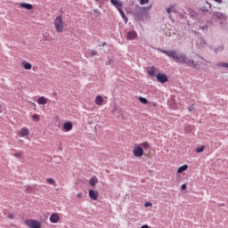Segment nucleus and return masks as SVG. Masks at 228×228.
<instances>
[{
  "label": "nucleus",
  "instance_id": "f257e3e1",
  "mask_svg": "<svg viewBox=\"0 0 228 228\" xmlns=\"http://www.w3.org/2000/svg\"><path fill=\"white\" fill-rule=\"evenodd\" d=\"M158 51H160V53H163V54H166L168 58H172L175 63H181L182 65H186V67H191V69L200 70V65H202V62L195 61V60L188 58L184 53H178L175 50L167 51L161 48H159Z\"/></svg>",
  "mask_w": 228,
  "mask_h": 228
},
{
  "label": "nucleus",
  "instance_id": "f03ea898",
  "mask_svg": "<svg viewBox=\"0 0 228 228\" xmlns=\"http://www.w3.org/2000/svg\"><path fill=\"white\" fill-rule=\"evenodd\" d=\"M54 28L57 33H63V18L57 16L54 20Z\"/></svg>",
  "mask_w": 228,
  "mask_h": 228
},
{
  "label": "nucleus",
  "instance_id": "7ed1b4c3",
  "mask_svg": "<svg viewBox=\"0 0 228 228\" xmlns=\"http://www.w3.org/2000/svg\"><path fill=\"white\" fill-rule=\"evenodd\" d=\"M144 15L145 12H143V9L140 5H136L134 10V17L136 19V20H143Z\"/></svg>",
  "mask_w": 228,
  "mask_h": 228
},
{
  "label": "nucleus",
  "instance_id": "20e7f679",
  "mask_svg": "<svg viewBox=\"0 0 228 228\" xmlns=\"http://www.w3.org/2000/svg\"><path fill=\"white\" fill-rule=\"evenodd\" d=\"M27 227L28 228H40L42 227V223L35 219H28L25 221Z\"/></svg>",
  "mask_w": 228,
  "mask_h": 228
},
{
  "label": "nucleus",
  "instance_id": "39448f33",
  "mask_svg": "<svg viewBox=\"0 0 228 228\" xmlns=\"http://www.w3.org/2000/svg\"><path fill=\"white\" fill-rule=\"evenodd\" d=\"M157 81L159 83H167L168 81V77L165 73H158L156 75Z\"/></svg>",
  "mask_w": 228,
  "mask_h": 228
},
{
  "label": "nucleus",
  "instance_id": "423d86ee",
  "mask_svg": "<svg viewBox=\"0 0 228 228\" xmlns=\"http://www.w3.org/2000/svg\"><path fill=\"white\" fill-rule=\"evenodd\" d=\"M133 152L135 158H142V156H143V148L136 146L134 148Z\"/></svg>",
  "mask_w": 228,
  "mask_h": 228
},
{
  "label": "nucleus",
  "instance_id": "0eeeda50",
  "mask_svg": "<svg viewBox=\"0 0 228 228\" xmlns=\"http://www.w3.org/2000/svg\"><path fill=\"white\" fill-rule=\"evenodd\" d=\"M213 17H216L218 19V20H227V16H225V13L215 11L212 12Z\"/></svg>",
  "mask_w": 228,
  "mask_h": 228
},
{
  "label": "nucleus",
  "instance_id": "6e6552de",
  "mask_svg": "<svg viewBox=\"0 0 228 228\" xmlns=\"http://www.w3.org/2000/svg\"><path fill=\"white\" fill-rule=\"evenodd\" d=\"M138 37V34L134 30H129L126 33V40H134Z\"/></svg>",
  "mask_w": 228,
  "mask_h": 228
},
{
  "label": "nucleus",
  "instance_id": "1a4fd4ad",
  "mask_svg": "<svg viewBox=\"0 0 228 228\" xmlns=\"http://www.w3.org/2000/svg\"><path fill=\"white\" fill-rule=\"evenodd\" d=\"M89 199H91V200H97V199H99V191L89 190Z\"/></svg>",
  "mask_w": 228,
  "mask_h": 228
},
{
  "label": "nucleus",
  "instance_id": "9d476101",
  "mask_svg": "<svg viewBox=\"0 0 228 228\" xmlns=\"http://www.w3.org/2000/svg\"><path fill=\"white\" fill-rule=\"evenodd\" d=\"M51 224H58L60 222V216L56 213H53L50 216Z\"/></svg>",
  "mask_w": 228,
  "mask_h": 228
},
{
  "label": "nucleus",
  "instance_id": "9b49d317",
  "mask_svg": "<svg viewBox=\"0 0 228 228\" xmlns=\"http://www.w3.org/2000/svg\"><path fill=\"white\" fill-rule=\"evenodd\" d=\"M74 127V125H72V122L68 121L66 123H64L63 125V129H65V131H72V128Z\"/></svg>",
  "mask_w": 228,
  "mask_h": 228
},
{
  "label": "nucleus",
  "instance_id": "f8f14e48",
  "mask_svg": "<svg viewBox=\"0 0 228 228\" xmlns=\"http://www.w3.org/2000/svg\"><path fill=\"white\" fill-rule=\"evenodd\" d=\"M148 76H151V77H154L156 75V67L152 66L151 68L147 69Z\"/></svg>",
  "mask_w": 228,
  "mask_h": 228
},
{
  "label": "nucleus",
  "instance_id": "ddd939ff",
  "mask_svg": "<svg viewBox=\"0 0 228 228\" xmlns=\"http://www.w3.org/2000/svg\"><path fill=\"white\" fill-rule=\"evenodd\" d=\"M112 6H115V8H122V2H119L118 0H110Z\"/></svg>",
  "mask_w": 228,
  "mask_h": 228
},
{
  "label": "nucleus",
  "instance_id": "4468645a",
  "mask_svg": "<svg viewBox=\"0 0 228 228\" xmlns=\"http://www.w3.org/2000/svg\"><path fill=\"white\" fill-rule=\"evenodd\" d=\"M117 10L119 12L122 19L124 20L125 23L127 22V16H126V13L124 12V10H122V7H118Z\"/></svg>",
  "mask_w": 228,
  "mask_h": 228
},
{
  "label": "nucleus",
  "instance_id": "2eb2a0df",
  "mask_svg": "<svg viewBox=\"0 0 228 228\" xmlns=\"http://www.w3.org/2000/svg\"><path fill=\"white\" fill-rule=\"evenodd\" d=\"M21 8H24L25 10H33V4H28V3H21L20 4Z\"/></svg>",
  "mask_w": 228,
  "mask_h": 228
},
{
  "label": "nucleus",
  "instance_id": "dca6fc26",
  "mask_svg": "<svg viewBox=\"0 0 228 228\" xmlns=\"http://www.w3.org/2000/svg\"><path fill=\"white\" fill-rule=\"evenodd\" d=\"M20 136H29V130L26 127L21 128L20 132Z\"/></svg>",
  "mask_w": 228,
  "mask_h": 228
},
{
  "label": "nucleus",
  "instance_id": "f3484780",
  "mask_svg": "<svg viewBox=\"0 0 228 228\" xmlns=\"http://www.w3.org/2000/svg\"><path fill=\"white\" fill-rule=\"evenodd\" d=\"M37 104H47V98L41 96L37 99Z\"/></svg>",
  "mask_w": 228,
  "mask_h": 228
},
{
  "label": "nucleus",
  "instance_id": "a211bd4d",
  "mask_svg": "<svg viewBox=\"0 0 228 228\" xmlns=\"http://www.w3.org/2000/svg\"><path fill=\"white\" fill-rule=\"evenodd\" d=\"M185 170H188V165H183L177 169V174H183V172H185Z\"/></svg>",
  "mask_w": 228,
  "mask_h": 228
},
{
  "label": "nucleus",
  "instance_id": "6ab92c4d",
  "mask_svg": "<svg viewBox=\"0 0 228 228\" xmlns=\"http://www.w3.org/2000/svg\"><path fill=\"white\" fill-rule=\"evenodd\" d=\"M102 102H104V99L102 98V96H96L95 98V103L98 105V106H101V104H102Z\"/></svg>",
  "mask_w": 228,
  "mask_h": 228
},
{
  "label": "nucleus",
  "instance_id": "aec40b11",
  "mask_svg": "<svg viewBox=\"0 0 228 228\" xmlns=\"http://www.w3.org/2000/svg\"><path fill=\"white\" fill-rule=\"evenodd\" d=\"M23 68L25 69V70H31V69H32V65H31V63H29V62H23Z\"/></svg>",
  "mask_w": 228,
  "mask_h": 228
},
{
  "label": "nucleus",
  "instance_id": "412c9836",
  "mask_svg": "<svg viewBox=\"0 0 228 228\" xmlns=\"http://www.w3.org/2000/svg\"><path fill=\"white\" fill-rule=\"evenodd\" d=\"M97 183H99V181L97 180V178L94 176V177H92L90 180H89V184L91 186H94Z\"/></svg>",
  "mask_w": 228,
  "mask_h": 228
},
{
  "label": "nucleus",
  "instance_id": "4be33fe9",
  "mask_svg": "<svg viewBox=\"0 0 228 228\" xmlns=\"http://www.w3.org/2000/svg\"><path fill=\"white\" fill-rule=\"evenodd\" d=\"M139 102H140L142 104H149V100H147V98H145V97L140 96V97H139Z\"/></svg>",
  "mask_w": 228,
  "mask_h": 228
},
{
  "label": "nucleus",
  "instance_id": "5701e85b",
  "mask_svg": "<svg viewBox=\"0 0 228 228\" xmlns=\"http://www.w3.org/2000/svg\"><path fill=\"white\" fill-rule=\"evenodd\" d=\"M200 45L203 49L208 45V44L206 43V40L204 38H200Z\"/></svg>",
  "mask_w": 228,
  "mask_h": 228
},
{
  "label": "nucleus",
  "instance_id": "b1692460",
  "mask_svg": "<svg viewBox=\"0 0 228 228\" xmlns=\"http://www.w3.org/2000/svg\"><path fill=\"white\" fill-rule=\"evenodd\" d=\"M32 119L34 120V122H40V116L38 114H34L32 116Z\"/></svg>",
  "mask_w": 228,
  "mask_h": 228
},
{
  "label": "nucleus",
  "instance_id": "393cba45",
  "mask_svg": "<svg viewBox=\"0 0 228 228\" xmlns=\"http://www.w3.org/2000/svg\"><path fill=\"white\" fill-rule=\"evenodd\" d=\"M223 51H224V45H220L215 49L216 54H218V53H222Z\"/></svg>",
  "mask_w": 228,
  "mask_h": 228
},
{
  "label": "nucleus",
  "instance_id": "a878e982",
  "mask_svg": "<svg viewBox=\"0 0 228 228\" xmlns=\"http://www.w3.org/2000/svg\"><path fill=\"white\" fill-rule=\"evenodd\" d=\"M209 28V25H203V26H200L199 29H201V31H208V29Z\"/></svg>",
  "mask_w": 228,
  "mask_h": 228
},
{
  "label": "nucleus",
  "instance_id": "bb28decb",
  "mask_svg": "<svg viewBox=\"0 0 228 228\" xmlns=\"http://www.w3.org/2000/svg\"><path fill=\"white\" fill-rule=\"evenodd\" d=\"M217 67H223V68L228 69V63L227 62H219V63H217Z\"/></svg>",
  "mask_w": 228,
  "mask_h": 228
},
{
  "label": "nucleus",
  "instance_id": "cd10ccee",
  "mask_svg": "<svg viewBox=\"0 0 228 228\" xmlns=\"http://www.w3.org/2000/svg\"><path fill=\"white\" fill-rule=\"evenodd\" d=\"M184 131L185 133L188 134L190 133H191V126L188 125L184 127Z\"/></svg>",
  "mask_w": 228,
  "mask_h": 228
},
{
  "label": "nucleus",
  "instance_id": "c85d7f7f",
  "mask_svg": "<svg viewBox=\"0 0 228 228\" xmlns=\"http://www.w3.org/2000/svg\"><path fill=\"white\" fill-rule=\"evenodd\" d=\"M151 8H152V4L146 6V7H142V9L144 12V14L147 13V12H150Z\"/></svg>",
  "mask_w": 228,
  "mask_h": 228
},
{
  "label": "nucleus",
  "instance_id": "c756f323",
  "mask_svg": "<svg viewBox=\"0 0 228 228\" xmlns=\"http://www.w3.org/2000/svg\"><path fill=\"white\" fill-rule=\"evenodd\" d=\"M142 146L143 147V149H149V147H151V144L148 142H142Z\"/></svg>",
  "mask_w": 228,
  "mask_h": 228
},
{
  "label": "nucleus",
  "instance_id": "7c9ffc66",
  "mask_svg": "<svg viewBox=\"0 0 228 228\" xmlns=\"http://www.w3.org/2000/svg\"><path fill=\"white\" fill-rule=\"evenodd\" d=\"M14 158H17L18 159H22V153L20 152H15L13 154Z\"/></svg>",
  "mask_w": 228,
  "mask_h": 228
},
{
  "label": "nucleus",
  "instance_id": "2f4dec72",
  "mask_svg": "<svg viewBox=\"0 0 228 228\" xmlns=\"http://www.w3.org/2000/svg\"><path fill=\"white\" fill-rule=\"evenodd\" d=\"M196 152L198 153L204 152V146L198 147L196 149Z\"/></svg>",
  "mask_w": 228,
  "mask_h": 228
},
{
  "label": "nucleus",
  "instance_id": "473e14b6",
  "mask_svg": "<svg viewBox=\"0 0 228 228\" xmlns=\"http://www.w3.org/2000/svg\"><path fill=\"white\" fill-rule=\"evenodd\" d=\"M46 183H48V184H54V179H53V178H47V179H46Z\"/></svg>",
  "mask_w": 228,
  "mask_h": 228
},
{
  "label": "nucleus",
  "instance_id": "72a5a7b5",
  "mask_svg": "<svg viewBox=\"0 0 228 228\" xmlns=\"http://www.w3.org/2000/svg\"><path fill=\"white\" fill-rule=\"evenodd\" d=\"M26 191L27 193H31V191H33V189L31 188V186H26Z\"/></svg>",
  "mask_w": 228,
  "mask_h": 228
},
{
  "label": "nucleus",
  "instance_id": "f704fd0d",
  "mask_svg": "<svg viewBox=\"0 0 228 228\" xmlns=\"http://www.w3.org/2000/svg\"><path fill=\"white\" fill-rule=\"evenodd\" d=\"M171 10V13H177V9H175V7L172 6L170 7Z\"/></svg>",
  "mask_w": 228,
  "mask_h": 228
},
{
  "label": "nucleus",
  "instance_id": "c9c22d12",
  "mask_svg": "<svg viewBox=\"0 0 228 228\" xmlns=\"http://www.w3.org/2000/svg\"><path fill=\"white\" fill-rule=\"evenodd\" d=\"M113 59H110L107 62H106V65H113Z\"/></svg>",
  "mask_w": 228,
  "mask_h": 228
},
{
  "label": "nucleus",
  "instance_id": "e433bc0d",
  "mask_svg": "<svg viewBox=\"0 0 228 228\" xmlns=\"http://www.w3.org/2000/svg\"><path fill=\"white\" fill-rule=\"evenodd\" d=\"M145 208H151L152 206V203L151 201H148L144 204Z\"/></svg>",
  "mask_w": 228,
  "mask_h": 228
},
{
  "label": "nucleus",
  "instance_id": "4c0bfd02",
  "mask_svg": "<svg viewBox=\"0 0 228 228\" xmlns=\"http://www.w3.org/2000/svg\"><path fill=\"white\" fill-rule=\"evenodd\" d=\"M149 3V0H140V4H147Z\"/></svg>",
  "mask_w": 228,
  "mask_h": 228
},
{
  "label": "nucleus",
  "instance_id": "58836bf2",
  "mask_svg": "<svg viewBox=\"0 0 228 228\" xmlns=\"http://www.w3.org/2000/svg\"><path fill=\"white\" fill-rule=\"evenodd\" d=\"M195 110V106L194 105H191L190 107H188V110L189 111H193Z\"/></svg>",
  "mask_w": 228,
  "mask_h": 228
},
{
  "label": "nucleus",
  "instance_id": "ea45409f",
  "mask_svg": "<svg viewBox=\"0 0 228 228\" xmlns=\"http://www.w3.org/2000/svg\"><path fill=\"white\" fill-rule=\"evenodd\" d=\"M94 12L96 13L97 15H101V11H99V9H94Z\"/></svg>",
  "mask_w": 228,
  "mask_h": 228
},
{
  "label": "nucleus",
  "instance_id": "a19ab883",
  "mask_svg": "<svg viewBox=\"0 0 228 228\" xmlns=\"http://www.w3.org/2000/svg\"><path fill=\"white\" fill-rule=\"evenodd\" d=\"M8 218L10 219V220H13V214H8Z\"/></svg>",
  "mask_w": 228,
  "mask_h": 228
},
{
  "label": "nucleus",
  "instance_id": "79ce46f5",
  "mask_svg": "<svg viewBox=\"0 0 228 228\" xmlns=\"http://www.w3.org/2000/svg\"><path fill=\"white\" fill-rule=\"evenodd\" d=\"M77 196L78 197V199H82V198H83V194H82L81 192H78V193L77 194Z\"/></svg>",
  "mask_w": 228,
  "mask_h": 228
},
{
  "label": "nucleus",
  "instance_id": "37998d69",
  "mask_svg": "<svg viewBox=\"0 0 228 228\" xmlns=\"http://www.w3.org/2000/svg\"><path fill=\"white\" fill-rule=\"evenodd\" d=\"M167 12L168 13V15H170V13H172V9L167 8Z\"/></svg>",
  "mask_w": 228,
  "mask_h": 228
},
{
  "label": "nucleus",
  "instance_id": "c03bdc74",
  "mask_svg": "<svg viewBox=\"0 0 228 228\" xmlns=\"http://www.w3.org/2000/svg\"><path fill=\"white\" fill-rule=\"evenodd\" d=\"M181 188H182V190H186V183H183Z\"/></svg>",
  "mask_w": 228,
  "mask_h": 228
},
{
  "label": "nucleus",
  "instance_id": "a18cd8bd",
  "mask_svg": "<svg viewBox=\"0 0 228 228\" xmlns=\"http://www.w3.org/2000/svg\"><path fill=\"white\" fill-rule=\"evenodd\" d=\"M91 54H92V56H96L97 52H95V51H92V52H91Z\"/></svg>",
  "mask_w": 228,
  "mask_h": 228
},
{
  "label": "nucleus",
  "instance_id": "49530a36",
  "mask_svg": "<svg viewBox=\"0 0 228 228\" xmlns=\"http://www.w3.org/2000/svg\"><path fill=\"white\" fill-rule=\"evenodd\" d=\"M216 3H219V4H222L223 0H214Z\"/></svg>",
  "mask_w": 228,
  "mask_h": 228
},
{
  "label": "nucleus",
  "instance_id": "de8ad7c7",
  "mask_svg": "<svg viewBox=\"0 0 228 228\" xmlns=\"http://www.w3.org/2000/svg\"><path fill=\"white\" fill-rule=\"evenodd\" d=\"M202 12H208V10L206 7H202Z\"/></svg>",
  "mask_w": 228,
  "mask_h": 228
},
{
  "label": "nucleus",
  "instance_id": "09e8293b",
  "mask_svg": "<svg viewBox=\"0 0 228 228\" xmlns=\"http://www.w3.org/2000/svg\"><path fill=\"white\" fill-rule=\"evenodd\" d=\"M141 228H149V225L144 224V225L141 226Z\"/></svg>",
  "mask_w": 228,
  "mask_h": 228
},
{
  "label": "nucleus",
  "instance_id": "8fccbe9b",
  "mask_svg": "<svg viewBox=\"0 0 228 228\" xmlns=\"http://www.w3.org/2000/svg\"><path fill=\"white\" fill-rule=\"evenodd\" d=\"M208 24H210V26H213V21L208 20Z\"/></svg>",
  "mask_w": 228,
  "mask_h": 228
},
{
  "label": "nucleus",
  "instance_id": "3c124183",
  "mask_svg": "<svg viewBox=\"0 0 228 228\" xmlns=\"http://www.w3.org/2000/svg\"><path fill=\"white\" fill-rule=\"evenodd\" d=\"M117 111V106H115L114 110H112V113H115Z\"/></svg>",
  "mask_w": 228,
  "mask_h": 228
},
{
  "label": "nucleus",
  "instance_id": "603ef678",
  "mask_svg": "<svg viewBox=\"0 0 228 228\" xmlns=\"http://www.w3.org/2000/svg\"><path fill=\"white\" fill-rule=\"evenodd\" d=\"M89 126H92L94 124V121H88Z\"/></svg>",
  "mask_w": 228,
  "mask_h": 228
},
{
  "label": "nucleus",
  "instance_id": "864d4df0",
  "mask_svg": "<svg viewBox=\"0 0 228 228\" xmlns=\"http://www.w3.org/2000/svg\"><path fill=\"white\" fill-rule=\"evenodd\" d=\"M104 45H106V42H103V43L102 44V47H104Z\"/></svg>",
  "mask_w": 228,
  "mask_h": 228
},
{
  "label": "nucleus",
  "instance_id": "5fc2aeb1",
  "mask_svg": "<svg viewBox=\"0 0 228 228\" xmlns=\"http://www.w3.org/2000/svg\"><path fill=\"white\" fill-rule=\"evenodd\" d=\"M207 4H208L209 8H211V4L207 2Z\"/></svg>",
  "mask_w": 228,
  "mask_h": 228
},
{
  "label": "nucleus",
  "instance_id": "6e6d98bb",
  "mask_svg": "<svg viewBox=\"0 0 228 228\" xmlns=\"http://www.w3.org/2000/svg\"><path fill=\"white\" fill-rule=\"evenodd\" d=\"M169 19H172V13L168 14Z\"/></svg>",
  "mask_w": 228,
  "mask_h": 228
},
{
  "label": "nucleus",
  "instance_id": "4d7b16f0",
  "mask_svg": "<svg viewBox=\"0 0 228 228\" xmlns=\"http://www.w3.org/2000/svg\"><path fill=\"white\" fill-rule=\"evenodd\" d=\"M198 56L200 58V60H204V57H202L200 55H198Z\"/></svg>",
  "mask_w": 228,
  "mask_h": 228
},
{
  "label": "nucleus",
  "instance_id": "13d9d810",
  "mask_svg": "<svg viewBox=\"0 0 228 228\" xmlns=\"http://www.w3.org/2000/svg\"><path fill=\"white\" fill-rule=\"evenodd\" d=\"M3 106L0 104V113H3V110H1V108H2Z\"/></svg>",
  "mask_w": 228,
  "mask_h": 228
},
{
  "label": "nucleus",
  "instance_id": "bf43d9fd",
  "mask_svg": "<svg viewBox=\"0 0 228 228\" xmlns=\"http://www.w3.org/2000/svg\"><path fill=\"white\" fill-rule=\"evenodd\" d=\"M96 1V3H98L99 2V0H95Z\"/></svg>",
  "mask_w": 228,
  "mask_h": 228
}]
</instances>
